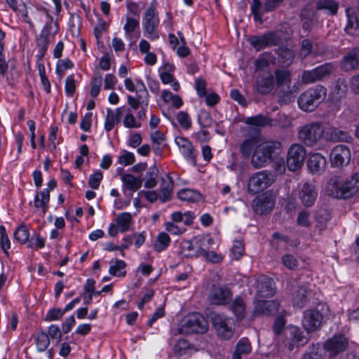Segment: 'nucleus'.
Returning a JSON list of instances; mask_svg holds the SVG:
<instances>
[{
  "label": "nucleus",
  "mask_w": 359,
  "mask_h": 359,
  "mask_svg": "<svg viewBox=\"0 0 359 359\" xmlns=\"http://www.w3.org/2000/svg\"><path fill=\"white\" fill-rule=\"evenodd\" d=\"M329 196L335 198H350L359 192V172H354L341 182L339 176L331 177L325 187Z\"/></svg>",
  "instance_id": "nucleus-1"
},
{
  "label": "nucleus",
  "mask_w": 359,
  "mask_h": 359,
  "mask_svg": "<svg viewBox=\"0 0 359 359\" xmlns=\"http://www.w3.org/2000/svg\"><path fill=\"white\" fill-rule=\"evenodd\" d=\"M282 149L279 141L268 140L259 142L251 157V164L256 168L267 166L278 157Z\"/></svg>",
  "instance_id": "nucleus-2"
},
{
  "label": "nucleus",
  "mask_w": 359,
  "mask_h": 359,
  "mask_svg": "<svg viewBox=\"0 0 359 359\" xmlns=\"http://www.w3.org/2000/svg\"><path fill=\"white\" fill-rule=\"evenodd\" d=\"M327 95V89L322 85H317L307 89L298 97L299 107L304 111H313Z\"/></svg>",
  "instance_id": "nucleus-3"
},
{
  "label": "nucleus",
  "mask_w": 359,
  "mask_h": 359,
  "mask_svg": "<svg viewBox=\"0 0 359 359\" xmlns=\"http://www.w3.org/2000/svg\"><path fill=\"white\" fill-rule=\"evenodd\" d=\"M325 128L319 121L306 123L298 128V140L307 147L316 145L324 137Z\"/></svg>",
  "instance_id": "nucleus-4"
},
{
  "label": "nucleus",
  "mask_w": 359,
  "mask_h": 359,
  "mask_svg": "<svg viewBox=\"0 0 359 359\" xmlns=\"http://www.w3.org/2000/svg\"><path fill=\"white\" fill-rule=\"evenodd\" d=\"M210 319L217 336L222 340L231 339L235 332L233 320L225 315L212 312L210 315Z\"/></svg>",
  "instance_id": "nucleus-5"
},
{
  "label": "nucleus",
  "mask_w": 359,
  "mask_h": 359,
  "mask_svg": "<svg viewBox=\"0 0 359 359\" xmlns=\"http://www.w3.org/2000/svg\"><path fill=\"white\" fill-rule=\"evenodd\" d=\"M208 329V323L205 317L198 313H194L186 318L178 327L177 332L180 334H203Z\"/></svg>",
  "instance_id": "nucleus-6"
},
{
  "label": "nucleus",
  "mask_w": 359,
  "mask_h": 359,
  "mask_svg": "<svg viewBox=\"0 0 359 359\" xmlns=\"http://www.w3.org/2000/svg\"><path fill=\"white\" fill-rule=\"evenodd\" d=\"M275 182L274 175L267 170H262L254 173L248 182V191L255 194L263 191Z\"/></svg>",
  "instance_id": "nucleus-7"
},
{
  "label": "nucleus",
  "mask_w": 359,
  "mask_h": 359,
  "mask_svg": "<svg viewBox=\"0 0 359 359\" xmlns=\"http://www.w3.org/2000/svg\"><path fill=\"white\" fill-rule=\"evenodd\" d=\"M159 22L156 9L154 7L148 8L143 18L142 25L144 32L151 41H155L159 38V34L156 31Z\"/></svg>",
  "instance_id": "nucleus-8"
},
{
  "label": "nucleus",
  "mask_w": 359,
  "mask_h": 359,
  "mask_svg": "<svg viewBox=\"0 0 359 359\" xmlns=\"http://www.w3.org/2000/svg\"><path fill=\"white\" fill-rule=\"evenodd\" d=\"M281 41V36L277 32H268L262 35L252 36L249 38L250 45L259 51L269 46H276Z\"/></svg>",
  "instance_id": "nucleus-9"
},
{
  "label": "nucleus",
  "mask_w": 359,
  "mask_h": 359,
  "mask_svg": "<svg viewBox=\"0 0 359 359\" xmlns=\"http://www.w3.org/2000/svg\"><path fill=\"white\" fill-rule=\"evenodd\" d=\"M306 149L300 144H292L287 151V165L291 171H296L301 168L305 160Z\"/></svg>",
  "instance_id": "nucleus-10"
},
{
  "label": "nucleus",
  "mask_w": 359,
  "mask_h": 359,
  "mask_svg": "<svg viewBox=\"0 0 359 359\" xmlns=\"http://www.w3.org/2000/svg\"><path fill=\"white\" fill-rule=\"evenodd\" d=\"M351 161V151L344 144L335 146L330 153V163L334 168H342L346 166Z\"/></svg>",
  "instance_id": "nucleus-11"
},
{
  "label": "nucleus",
  "mask_w": 359,
  "mask_h": 359,
  "mask_svg": "<svg viewBox=\"0 0 359 359\" xmlns=\"http://www.w3.org/2000/svg\"><path fill=\"white\" fill-rule=\"evenodd\" d=\"M283 1V0H264V3L262 5L259 0H252L250 9L255 20L262 22L263 15L266 13L274 11Z\"/></svg>",
  "instance_id": "nucleus-12"
},
{
  "label": "nucleus",
  "mask_w": 359,
  "mask_h": 359,
  "mask_svg": "<svg viewBox=\"0 0 359 359\" xmlns=\"http://www.w3.org/2000/svg\"><path fill=\"white\" fill-rule=\"evenodd\" d=\"M285 335L287 338L285 346L290 351H292L295 346H304L309 341L301 329L297 326H288L285 330Z\"/></svg>",
  "instance_id": "nucleus-13"
},
{
  "label": "nucleus",
  "mask_w": 359,
  "mask_h": 359,
  "mask_svg": "<svg viewBox=\"0 0 359 359\" xmlns=\"http://www.w3.org/2000/svg\"><path fill=\"white\" fill-rule=\"evenodd\" d=\"M276 85L273 74L271 72H263L257 76L255 90L259 95L269 94Z\"/></svg>",
  "instance_id": "nucleus-14"
},
{
  "label": "nucleus",
  "mask_w": 359,
  "mask_h": 359,
  "mask_svg": "<svg viewBox=\"0 0 359 359\" xmlns=\"http://www.w3.org/2000/svg\"><path fill=\"white\" fill-rule=\"evenodd\" d=\"M318 194V191L312 183L306 182L298 186V197L302 205L306 207H311L315 203Z\"/></svg>",
  "instance_id": "nucleus-15"
},
{
  "label": "nucleus",
  "mask_w": 359,
  "mask_h": 359,
  "mask_svg": "<svg viewBox=\"0 0 359 359\" xmlns=\"http://www.w3.org/2000/svg\"><path fill=\"white\" fill-rule=\"evenodd\" d=\"M323 316L317 309H307L304 311L302 325L307 332L317 330L321 325Z\"/></svg>",
  "instance_id": "nucleus-16"
},
{
  "label": "nucleus",
  "mask_w": 359,
  "mask_h": 359,
  "mask_svg": "<svg viewBox=\"0 0 359 359\" xmlns=\"http://www.w3.org/2000/svg\"><path fill=\"white\" fill-rule=\"evenodd\" d=\"M275 202L274 196L271 194L266 192L252 201V208L257 214L263 215L273 210Z\"/></svg>",
  "instance_id": "nucleus-17"
},
{
  "label": "nucleus",
  "mask_w": 359,
  "mask_h": 359,
  "mask_svg": "<svg viewBox=\"0 0 359 359\" xmlns=\"http://www.w3.org/2000/svg\"><path fill=\"white\" fill-rule=\"evenodd\" d=\"M233 294L226 287H214L208 295V301L212 305H226L232 299Z\"/></svg>",
  "instance_id": "nucleus-18"
},
{
  "label": "nucleus",
  "mask_w": 359,
  "mask_h": 359,
  "mask_svg": "<svg viewBox=\"0 0 359 359\" xmlns=\"http://www.w3.org/2000/svg\"><path fill=\"white\" fill-rule=\"evenodd\" d=\"M348 346L346 338L341 334L334 335L324 344V349L329 353L330 358L344 351Z\"/></svg>",
  "instance_id": "nucleus-19"
},
{
  "label": "nucleus",
  "mask_w": 359,
  "mask_h": 359,
  "mask_svg": "<svg viewBox=\"0 0 359 359\" xmlns=\"http://www.w3.org/2000/svg\"><path fill=\"white\" fill-rule=\"evenodd\" d=\"M279 307V302L276 300L267 301L264 299H255L254 302L253 315L269 316L275 313Z\"/></svg>",
  "instance_id": "nucleus-20"
},
{
  "label": "nucleus",
  "mask_w": 359,
  "mask_h": 359,
  "mask_svg": "<svg viewBox=\"0 0 359 359\" xmlns=\"http://www.w3.org/2000/svg\"><path fill=\"white\" fill-rule=\"evenodd\" d=\"M324 138L328 142H344L350 143L353 141L351 134L334 126L325 128Z\"/></svg>",
  "instance_id": "nucleus-21"
},
{
  "label": "nucleus",
  "mask_w": 359,
  "mask_h": 359,
  "mask_svg": "<svg viewBox=\"0 0 359 359\" xmlns=\"http://www.w3.org/2000/svg\"><path fill=\"white\" fill-rule=\"evenodd\" d=\"M275 283L271 278L262 276L257 280V291L255 299L269 298L276 292Z\"/></svg>",
  "instance_id": "nucleus-22"
},
{
  "label": "nucleus",
  "mask_w": 359,
  "mask_h": 359,
  "mask_svg": "<svg viewBox=\"0 0 359 359\" xmlns=\"http://www.w3.org/2000/svg\"><path fill=\"white\" fill-rule=\"evenodd\" d=\"M341 65L346 72L359 69V47L349 50L342 58Z\"/></svg>",
  "instance_id": "nucleus-23"
},
{
  "label": "nucleus",
  "mask_w": 359,
  "mask_h": 359,
  "mask_svg": "<svg viewBox=\"0 0 359 359\" xmlns=\"http://www.w3.org/2000/svg\"><path fill=\"white\" fill-rule=\"evenodd\" d=\"M308 168L313 174L320 175L325 171L327 161L320 154H314L311 156L308 163Z\"/></svg>",
  "instance_id": "nucleus-24"
},
{
  "label": "nucleus",
  "mask_w": 359,
  "mask_h": 359,
  "mask_svg": "<svg viewBox=\"0 0 359 359\" xmlns=\"http://www.w3.org/2000/svg\"><path fill=\"white\" fill-rule=\"evenodd\" d=\"M175 142L178 145L181 153L186 159L193 163H196V154L194 147L187 139L179 137L175 139Z\"/></svg>",
  "instance_id": "nucleus-25"
},
{
  "label": "nucleus",
  "mask_w": 359,
  "mask_h": 359,
  "mask_svg": "<svg viewBox=\"0 0 359 359\" xmlns=\"http://www.w3.org/2000/svg\"><path fill=\"white\" fill-rule=\"evenodd\" d=\"M49 201V191L48 189L42 190L35 194L34 206L36 209L40 210L41 211V215H44L48 209Z\"/></svg>",
  "instance_id": "nucleus-26"
},
{
  "label": "nucleus",
  "mask_w": 359,
  "mask_h": 359,
  "mask_svg": "<svg viewBox=\"0 0 359 359\" xmlns=\"http://www.w3.org/2000/svg\"><path fill=\"white\" fill-rule=\"evenodd\" d=\"M348 23L345 27L346 32L351 36L359 35V16L354 14L352 8L346 9Z\"/></svg>",
  "instance_id": "nucleus-27"
},
{
  "label": "nucleus",
  "mask_w": 359,
  "mask_h": 359,
  "mask_svg": "<svg viewBox=\"0 0 359 359\" xmlns=\"http://www.w3.org/2000/svg\"><path fill=\"white\" fill-rule=\"evenodd\" d=\"M172 189L173 182L171 177L166 175L161 177L159 199L162 203H165L170 198Z\"/></svg>",
  "instance_id": "nucleus-28"
},
{
  "label": "nucleus",
  "mask_w": 359,
  "mask_h": 359,
  "mask_svg": "<svg viewBox=\"0 0 359 359\" xmlns=\"http://www.w3.org/2000/svg\"><path fill=\"white\" fill-rule=\"evenodd\" d=\"M229 310L233 313L237 320L244 318L246 311V304L243 298L236 297L229 304Z\"/></svg>",
  "instance_id": "nucleus-29"
},
{
  "label": "nucleus",
  "mask_w": 359,
  "mask_h": 359,
  "mask_svg": "<svg viewBox=\"0 0 359 359\" xmlns=\"http://www.w3.org/2000/svg\"><path fill=\"white\" fill-rule=\"evenodd\" d=\"M201 247L194 245L191 241H184L180 243L179 252L187 257L200 256Z\"/></svg>",
  "instance_id": "nucleus-30"
},
{
  "label": "nucleus",
  "mask_w": 359,
  "mask_h": 359,
  "mask_svg": "<svg viewBox=\"0 0 359 359\" xmlns=\"http://www.w3.org/2000/svg\"><path fill=\"white\" fill-rule=\"evenodd\" d=\"M252 351L251 344L248 339L241 338L237 342L232 355V359H241L243 355L249 354Z\"/></svg>",
  "instance_id": "nucleus-31"
},
{
  "label": "nucleus",
  "mask_w": 359,
  "mask_h": 359,
  "mask_svg": "<svg viewBox=\"0 0 359 359\" xmlns=\"http://www.w3.org/2000/svg\"><path fill=\"white\" fill-rule=\"evenodd\" d=\"M121 180L123 186L131 193L137 191L142 184V180L141 177H137L131 174H123L121 176Z\"/></svg>",
  "instance_id": "nucleus-32"
},
{
  "label": "nucleus",
  "mask_w": 359,
  "mask_h": 359,
  "mask_svg": "<svg viewBox=\"0 0 359 359\" xmlns=\"http://www.w3.org/2000/svg\"><path fill=\"white\" fill-rule=\"evenodd\" d=\"M245 123L250 126L258 127H273V118L269 116L259 114L256 116L248 117Z\"/></svg>",
  "instance_id": "nucleus-33"
},
{
  "label": "nucleus",
  "mask_w": 359,
  "mask_h": 359,
  "mask_svg": "<svg viewBox=\"0 0 359 359\" xmlns=\"http://www.w3.org/2000/svg\"><path fill=\"white\" fill-rule=\"evenodd\" d=\"M177 196L181 201L188 203H197L202 200V195L198 191L190 189H181Z\"/></svg>",
  "instance_id": "nucleus-34"
},
{
  "label": "nucleus",
  "mask_w": 359,
  "mask_h": 359,
  "mask_svg": "<svg viewBox=\"0 0 359 359\" xmlns=\"http://www.w3.org/2000/svg\"><path fill=\"white\" fill-rule=\"evenodd\" d=\"M320 53L314 48L313 42L308 39H305L302 41L301 48L299 52V56L302 59H304L308 55H311L314 57Z\"/></svg>",
  "instance_id": "nucleus-35"
},
{
  "label": "nucleus",
  "mask_w": 359,
  "mask_h": 359,
  "mask_svg": "<svg viewBox=\"0 0 359 359\" xmlns=\"http://www.w3.org/2000/svg\"><path fill=\"white\" fill-rule=\"evenodd\" d=\"M316 8L317 10H324L328 14L335 15L339 6L334 0H316Z\"/></svg>",
  "instance_id": "nucleus-36"
},
{
  "label": "nucleus",
  "mask_w": 359,
  "mask_h": 359,
  "mask_svg": "<svg viewBox=\"0 0 359 359\" xmlns=\"http://www.w3.org/2000/svg\"><path fill=\"white\" fill-rule=\"evenodd\" d=\"M275 82L279 86H287L290 88V84L292 81L291 72L287 69H277L275 70Z\"/></svg>",
  "instance_id": "nucleus-37"
},
{
  "label": "nucleus",
  "mask_w": 359,
  "mask_h": 359,
  "mask_svg": "<svg viewBox=\"0 0 359 359\" xmlns=\"http://www.w3.org/2000/svg\"><path fill=\"white\" fill-rule=\"evenodd\" d=\"M258 144L257 140L255 137L245 140L240 146V151L242 156L245 158H248L251 154L252 155Z\"/></svg>",
  "instance_id": "nucleus-38"
},
{
  "label": "nucleus",
  "mask_w": 359,
  "mask_h": 359,
  "mask_svg": "<svg viewBox=\"0 0 359 359\" xmlns=\"http://www.w3.org/2000/svg\"><path fill=\"white\" fill-rule=\"evenodd\" d=\"M132 219L133 217L130 212H122L117 215L115 221L120 232L123 233L129 230Z\"/></svg>",
  "instance_id": "nucleus-39"
},
{
  "label": "nucleus",
  "mask_w": 359,
  "mask_h": 359,
  "mask_svg": "<svg viewBox=\"0 0 359 359\" xmlns=\"http://www.w3.org/2000/svg\"><path fill=\"white\" fill-rule=\"evenodd\" d=\"M36 11L32 8H27L24 4L20 5L18 11L16 12L19 15H20L22 20L29 24V27L31 29H34L33 22L29 17V14L33 15L34 18L36 19Z\"/></svg>",
  "instance_id": "nucleus-40"
},
{
  "label": "nucleus",
  "mask_w": 359,
  "mask_h": 359,
  "mask_svg": "<svg viewBox=\"0 0 359 359\" xmlns=\"http://www.w3.org/2000/svg\"><path fill=\"white\" fill-rule=\"evenodd\" d=\"M158 175V169L156 166H151L145 175L144 187L154 188L157 184L156 177Z\"/></svg>",
  "instance_id": "nucleus-41"
},
{
  "label": "nucleus",
  "mask_w": 359,
  "mask_h": 359,
  "mask_svg": "<svg viewBox=\"0 0 359 359\" xmlns=\"http://www.w3.org/2000/svg\"><path fill=\"white\" fill-rule=\"evenodd\" d=\"M336 69L334 65L332 62H327L322 65L316 67V72L318 78V81L327 78L331 75Z\"/></svg>",
  "instance_id": "nucleus-42"
},
{
  "label": "nucleus",
  "mask_w": 359,
  "mask_h": 359,
  "mask_svg": "<svg viewBox=\"0 0 359 359\" xmlns=\"http://www.w3.org/2000/svg\"><path fill=\"white\" fill-rule=\"evenodd\" d=\"M307 290L304 287H299L294 294L293 304L295 306L302 308L307 302Z\"/></svg>",
  "instance_id": "nucleus-43"
},
{
  "label": "nucleus",
  "mask_w": 359,
  "mask_h": 359,
  "mask_svg": "<svg viewBox=\"0 0 359 359\" xmlns=\"http://www.w3.org/2000/svg\"><path fill=\"white\" fill-rule=\"evenodd\" d=\"M280 58V62L283 65L289 66L290 65L294 58V51L287 48H282L279 49L278 53Z\"/></svg>",
  "instance_id": "nucleus-44"
},
{
  "label": "nucleus",
  "mask_w": 359,
  "mask_h": 359,
  "mask_svg": "<svg viewBox=\"0 0 359 359\" xmlns=\"http://www.w3.org/2000/svg\"><path fill=\"white\" fill-rule=\"evenodd\" d=\"M190 349L189 341L184 339L177 341L174 346V353L179 357L188 356Z\"/></svg>",
  "instance_id": "nucleus-45"
},
{
  "label": "nucleus",
  "mask_w": 359,
  "mask_h": 359,
  "mask_svg": "<svg viewBox=\"0 0 359 359\" xmlns=\"http://www.w3.org/2000/svg\"><path fill=\"white\" fill-rule=\"evenodd\" d=\"M324 352L319 345H313L306 352L302 359H323Z\"/></svg>",
  "instance_id": "nucleus-46"
},
{
  "label": "nucleus",
  "mask_w": 359,
  "mask_h": 359,
  "mask_svg": "<svg viewBox=\"0 0 359 359\" xmlns=\"http://www.w3.org/2000/svg\"><path fill=\"white\" fill-rule=\"evenodd\" d=\"M170 243V238L169 236L165 232H161L157 236L154 248L156 251L161 252L169 245Z\"/></svg>",
  "instance_id": "nucleus-47"
},
{
  "label": "nucleus",
  "mask_w": 359,
  "mask_h": 359,
  "mask_svg": "<svg viewBox=\"0 0 359 359\" xmlns=\"http://www.w3.org/2000/svg\"><path fill=\"white\" fill-rule=\"evenodd\" d=\"M102 84V76L100 74H95L90 82V94L93 98L96 97L101 89Z\"/></svg>",
  "instance_id": "nucleus-48"
},
{
  "label": "nucleus",
  "mask_w": 359,
  "mask_h": 359,
  "mask_svg": "<svg viewBox=\"0 0 359 359\" xmlns=\"http://www.w3.org/2000/svg\"><path fill=\"white\" fill-rule=\"evenodd\" d=\"M50 42L51 41L40 35L37 37L36 45L38 48V54L36 56L39 60H42L44 55H46Z\"/></svg>",
  "instance_id": "nucleus-49"
},
{
  "label": "nucleus",
  "mask_w": 359,
  "mask_h": 359,
  "mask_svg": "<svg viewBox=\"0 0 359 359\" xmlns=\"http://www.w3.org/2000/svg\"><path fill=\"white\" fill-rule=\"evenodd\" d=\"M35 343L39 351H46L50 344L48 335L44 332L39 333L35 338Z\"/></svg>",
  "instance_id": "nucleus-50"
},
{
  "label": "nucleus",
  "mask_w": 359,
  "mask_h": 359,
  "mask_svg": "<svg viewBox=\"0 0 359 359\" xmlns=\"http://www.w3.org/2000/svg\"><path fill=\"white\" fill-rule=\"evenodd\" d=\"M57 32V27L56 23L46 22L40 34V36L52 41Z\"/></svg>",
  "instance_id": "nucleus-51"
},
{
  "label": "nucleus",
  "mask_w": 359,
  "mask_h": 359,
  "mask_svg": "<svg viewBox=\"0 0 359 359\" xmlns=\"http://www.w3.org/2000/svg\"><path fill=\"white\" fill-rule=\"evenodd\" d=\"M29 233L26 226H19L14 232V238L21 244H25L29 239Z\"/></svg>",
  "instance_id": "nucleus-52"
},
{
  "label": "nucleus",
  "mask_w": 359,
  "mask_h": 359,
  "mask_svg": "<svg viewBox=\"0 0 359 359\" xmlns=\"http://www.w3.org/2000/svg\"><path fill=\"white\" fill-rule=\"evenodd\" d=\"M119 123L118 118L116 116L114 111L110 109L107 111V116L104 122V129L109 132L111 131L114 126Z\"/></svg>",
  "instance_id": "nucleus-53"
},
{
  "label": "nucleus",
  "mask_w": 359,
  "mask_h": 359,
  "mask_svg": "<svg viewBox=\"0 0 359 359\" xmlns=\"http://www.w3.org/2000/svg\"><path fill=\"white\" fill-rule=\"evenodd\" d=\"M0 247L8 256V250L11 248V241L4 226H0Z\"/></svg>",
  "instance_id": "nucleus-54"
},
{
  "label": "nucleus",
  "mask_w": 359,
  "mask_h": 359,
  "mask_svg": "<svg viewBox=\"0 0 359 359\" xmlns=\"http://www.w3.org/2000/svg\"><path fill=\"white\" fill-rule=\"evenodd\" d=\"M139 26V20L137 19L127 17L126 22L123 26L125 35L126 37L130 38L132 33Z\"/></svg>",
  "instance_id": "nucleus-55"
},
{
  "label": "nucleus",
  "mask_w": 359,
  "mask_h": 359,
  "mask_svg": "<svg viewBox=\"0 0 359 359\" xmlns=\"http://www.w3.org/2000/svg\"><path fill=\"white\" fill-rule=\"evenodd\" d=\"M273 127L279 126L281 128H288L292 126V119L285 115L280 114L276 118H273Z\"/></svg>",
  "instance_id": "nucleus-56"
},
{
  "label": "nucleus",
  "mask_w": 359,
  "mask_h": 359,
  "mask_svg": "<svg viewBox=\"0 0 359 359\" xmlns=\"http://www.w3.org/2000/svg\"><path fill=\"white\" fill-rule=\"evenodd\" d=\"M302 81L305 84L313 83L318 81L316 68L311 70L304 71L302 75Z\"/></svg>",
  "instance_id": "nucleus-57"
},
{
  "label": "nucleus",
  "mask_w": 359,
  "mask_h": 359,
  "mask_svg": "<svg viewBox=\"0 0 359 359\" xmlns=\"http://www.w3.org/2000/svg\"><path fill=\"white\" fill-rule=\"evenodd\" d=\"M177 120L181 127L185 130L189 129L191 126V118L185 111H179L177 114Z\"/></svg>",
  "instance_id": "nucleus-58"
},
{
  "label": "nucleus",
  "mask_w": 359,
  "mask_h": 359,
  "mask_svg": "<svg viewBox=\"0 0 359 359\" xmlns=\"http://www.w3.org/2000/svg\"><path fill=\"white\" fill-rule=\"evenodd\" d=\"M74 65L69 59L60 60L56 65V73L62 76L65 71L72 69Z\"/></svg>",
  "instance_id": "nucleus-59"
},
{
  "label": "nucleus",
  "mask_w": 359,
  "mask_h": 359,
  "mask_svg": "<svg viewBox=\"0 0 359 359\" xmlns=\"http://www.w3.org/2000/svg\"><path fill=\"white\" fill-rule=\"evenodd\" d=\"M283 264L289 269H295L298 266L299 262L292 255L286 254L281 259Z\"/></svg>",
  "instance_id": "nucleus-60"
},
{
  "label": "nucleus",
  "mask_w": 359,
  "mask_h": 359,
  "mask_svg": "<svg viewBox=\"0 0 359 359\" xmlns=\"http://www.w3.org/2000/svg\"><path fill=\"white\" fill-rule=\"evenodd\" d=\"M198 120L199 124L203 128L210 127L212 123V118L210 113L205 110L200 111L198 116Z\"/></svg>",
  "instance_id": "nucleus-61"
},
{
  "label": "nucleus",
  "mask_w": 359,
  "mask_h": 359,
  "mask_svg": "<svg viewBox=\"0 0 359 359\" xmlns=\"http://www.w3.org/2000/svg\"><path fill=\"white\" fill-rule=\"evenodd\" d=\"M151 142L154 145V149L155 151L159 149V146L161 145L165 140V137L162 133L158 130L151 132L150 134Z\"/></svg>",
  "instance_id": "nucleus-62"
},
{
  "label": "nucleus",
  "mask_w": 359,
  "mask_h": 359,
  "mask_svg": "<svg viewBox=\"0 0 359 359\" xmlns=\"http://www.w3.org/2000/svg\"><path fill=\"white\" fill-rule=\"evenodd\" d=\"M200 256L205 257L206 260L212 263H218L222 259V257L220 255L213 251H207L202 248L200 251Z\"/></svg>",
  "instance_id": "nucleus-63"
},
{
  "label": "nucleus",
  "mask_w": 359,
  "mask_h": 359,
  "mask_svg": "<svg viewBox=\"0 0 359 359\" xmlns=\"http://www.w3.org/2000/svg\"><path fill=\"white\" fill-rule=\"evenodd\" d=\"M65 313L62 309L59 308H54L50 309L45 317L46 321H53L60 320L64 316Z\"/></svg>",
  "instance_id": "nucleus-64"
}]
</instances>
